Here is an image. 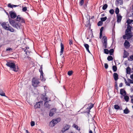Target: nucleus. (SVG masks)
<instances>
[{
  "mask_svg": "<svg viewBox=\"0 0 133 133\" xmlns=\"http://www.w3.org/2000/svg\"><path fill=\"white\" fill-rule=\"evenodd\" d=\"M107 19V17H102L101 18V21L102 22L106 20Z\"/></svg>",
  "mask_w": 133,
  "mask_h": 133,
  "instance_id": "obj_35",
  "label": "nucleus"
},
{
  "mask_svg": "<svg viewBox=\"0 0 133 133\" xmlns=\"http://www.w3.org/2000/svg\"><path fill=\"white\" fill-rule=\"evenodd\" d=\"M89 133H93V132L92 130H90L89 131Z\"/></svg>",
  "mask_w": 133,
  "mask_h": 133,
  "instance_id": "obj_56",
  "label": "nucleus"
},
{
  "mask_svg": "<svg viewBox=\"0 0 133 133\" xmlns=\"http://www.w3.org/2000/svg\"><path fill=\"white\" fill-rule=\"evenodd\" d=\"M9 114L11 115L12 116L13 115V114L12 113V112L11 111H10V112H9Z\"/></svg>",
  "mask_w": 133,
  "mask_h": 133,
  "instance_id": "obj_54",
  "label": "nucleus"
},
{
  "mask_svg": "<svg viewBox=\"0 0 133 133\" xmlns=\"http://www.w3.org/2000/svg\"><path fill=\"white\" fill-rule=\"evenodd\" d=\"M104 28L103 27H102L100 29V36L99 38H101L102 37V32Z\"/></svg>",
  "mask_w": 133,
  "mask_h": 133,
  "instance_id": "obj_21",
  "label": "nucleus"
},
{
  "mask_svg": "<svg viewBox=\"0 0 133 133\" xmlns=\"http://www.w3.org/2000/svg\"><path fill=\"white\" fill-rule=\"evenodd\" d=\"M84 2V0H80L79 2V4L81 6H82Z\"/></svg>",
  "mask_w": 133,
  "mask_h": 133,
  "instance_id": "obj_44",
  "label": "nucleus"
},
{
  "mask_svg": "<svg viewBox=\"0 0 133 133\" xmlns=\"http://www.w3.org/2000/svg\"><path fill=\"white\" fill-rule=\"evenodd\" d=\"M20 24H18V23H16V24L14 25V27L16 28L17 29H20Z\"/></svg>",
  "mask_w": 133,
  "mask_h": 133,
  "instance_id": "obj_20",
  "label": "nucleus"
},
{
  "mask_svg": "<svg viewBox=\"0 0 133 133\" xmlns=\"http://www.w3.org/2000/svg\"><path fill=\"white\" fill-rule=\"evenodd\" d=\"M9 67L10 70L15 72H17L19 70L18 66L15 65L13 61H10L9 62Z\"/></svg>",
  "mask_w": 133,
  "mask_h": 133,
  "instance_id": "obj_1",
  "label": "nucleus"
},
{
  "mask_svg": "<svg viewBox=\"0 0 133 133\" xmlns=\"http://www.w3.org/2000/svg\"><path fill=\"white\" fill-rule=\"evenodd\" d=\"M9 22L10 24L13 26H14V25L15 24H16V23L14 21L12 20L10 21Z\"/></svg>",
  "mask_w": 133,
  "mask_h": 133,
  "instance_id": "obj_30",
  "label": "nucleus"
},
{
  "mask_svg": "<svg viewBox=\"0 0 133 133\" xmlns=\"http://www.w3.org/2000/svg\"><path fill=\"white\" fill-rule=\"evenodd\" d=\"M131 102L133 104V99L131 98Z\"/></svg>",
  "mask_w": 133,
  "mask_h": 133,
  "instance_id": "obj_58",
  "label": "nucleus"
},
{
  "mask_svg": "<svg viewBox=\"0 0 133 133\" xmlns=\"http://www.w3.org/2000/svg\"><path fill=\"white\" fill-rule=\"evenodd\" d=\"M70 126L68 124H66L64 127L62 131L63 132H64L68 130L69 129Z\"/></svg>",
  "mask_w": 133,
  "mask_h": 133,
  "instance_id": "obj_7",
  "label": "nucleus"
},
{
  "mask_svg": "<svg viewBox=\"0 0 133 133\" xmlns=\"http://www.w3.org/2000/svg\"><path fill=\"white\" fill-rule=\"evenodd\" d=\"M131 117L133 119V115H132V116H131Z\"/></svg>",
  "mask_w": 133,
  "mask_h": 133,
  "instance_id": "obj_64",
  "label": "nucleus"
},
{
  "mask_svg": "<svg viewBox=\"0 0 133 133\" xmlns=\"http://www.w3.org/2000/svg\"><path fill=\"white\" fill-rule=\"evenodd\" d=\"M2 25L4 29H5L6 30H8V28L7 26V25L5 23L3 22L2 24Z\"/></svg>",
  "mask_w": 133,
  "mask_h": 133,
  "instance_id": "obj_15",
  "label": "nucleus"
},
{
  "mask_svg": "<svg viewBox=\"0 0 133 133\" xmlns=\"http://www.w3.org/2000/svg\"><path fill=\"white\" fill-rule=\"evenodd\" d=\"M117 22L118 23L120 22L122 19V17L120 15H117Z\"/></svg>",
  "mask_w": 133,
  "mask_h": 133,
  "instance_id": "obj_13",
  "label": "nucleus"
},
{
  "mask_svg": "<svg viewBox=\"0 0 133 133\" xmlns=\"http://www.w3.org/2000/svg\"><path fill=\"white\" fill-rule=\"evenodd\" d=\"M130 58L131 59V61L133 60V55H131L130 56Z\"/></svg>",
  "mask_w": 133,
  "mask_h": 133,
  "instance_id": "obj_52",
  "label": "nucleus"
},
{
  "mask_svg": "<svg viewBox=\"0 0 133 133\" xmlns=\"http://www.w3.org/2000/svg\"><path fill=\"white\" fill-rule=\"evenodd\" d=\"M73 73V71H69L68 72V74L69 76H70L72 75Z\"/></svg>",
  "mask_w": 133,
  "mask_h": 133,
  "instance_id": "obj_37",
  "label": "nucleus"
},
{
  "mask_svg": "<svg viewBox=\"0 0 133 133\" xmlns=\"http://www.w3.org/2000/svg\"><path fill=\"white\" fill-rule=\"evenodd\" d=\"M127 85L129 86H130V84H126Z\"/></svg>",
  "mask_w": 133,
  "mask_h": 133,
  "instance_id": "obj_61",
  "label": "nucleus"
},
{
  "mask_svg": "<svg viewBox=\"0 0 133 133\" xmlns=\"http://www.w3.org/2000/svg\"><path fill=\"white\" fill-rule=\"evenodd\" d=\"M131 71L130 68L129 67H128L126 69V73L127 74H130Z\"/></svg>",
  "mask_w": 133,
  "mask_h": 133,
  "instance_id": "obj_26",
  "label": "nucleus"
},
{
  "mask_svg": "<svg viewBox=\"0 0 133 133\" xmlns=\"http://www.w3.org/2000/svg\"><path fill=\"white\" fill-rule=\"evenodd\" d=\"M114 108L116 110H121L122 108L117 105H115L114 106Z\"/></svg>",
  "mask_w": 133,
  "mask_h": 133,
  "instance_id": "obj_23",
  "label": "nucleus"
},
{
  "mask_svg": "<svg viewBox=\"0 0 133 133\" xmlns=\"http://www.w3.org/2000/svg\"><path fill=\"white\" fill-rule=\"evenodd\" d=\"M45 102L46 101H47V100L48 99V98L47 97H45V96H43V97H42L41 98ZM50 100H49V101H50Z\"/></svg>",
  "mask_w": 133,
  "mask_h": 133,
  "instance_id": "obj_29",
  "label": "nucleus"
},
{
  "mask_svg": "<svg viewBox=\"0 0 133 133\" xmlns=\"http://www.w3.org/2000/svg\"><path fill=\"white\" fill-rule=\"evenodd\" d=\"M61 120V119L59 117L53 119L50 122L49 126L50 127H53L56 124L60 122Z\"/></svg>",
  "mask_w": 133,
  "mask_h": 133,
  "instance_id": "obj_2",
  "label": "nucleus"
},
{
  "mask_svg": "<svg viewBox=\"0 0 133 133\" xmlns=\"http://www.w3.org/2000/svg\"><path fill=\"white\" fill-rule=\"evenodd\" d=\"M26 133H30L29 132H28V131L27 130H26Z\"/></svg>",
  "mask_w": 133,
  "mask_h": 133,
  "instance_id": "obj_60",
  "label": "nucleus"
},
{
  "mask_svg": "<svg viewBox=\"0 0 133 133\" xmlns=\"http://www.w3.org/2000/svg\"><path fill=\"white\" fill-rule=\"evenodd\" d=\"M124 45L125 47L126 48H128L130 46L129 42L127 40H125L124 43Z\"/></svg>",
  "mask_w": 133,
  "mask_h": 133,
  "instance_id": "obj_10",
  "label": "nucleus"
},
{
  "mask_svg": "<svg viewBox=\"0 0 133 133\" xmlns=\"http://www.w3.org/2000/svg\"><path fill=\"white\" fill-rule=\"evenodd\" d=\"M108 7V5L107 4H106L104 5L103 6L102 9L103 10H105Z\"/></svg>",
  "mask_w": 133,
  "mask_h": 133,
  "instance_id": "obj_39",
  "label": "nucleus"
},
{
  "mask_svg": "<svg viewBox=\"0 0 133 133\" xmlns=\"http://www.w3.org/2000/svg\"><path fill=\"white\" fill-rule=\"evenodd\" d=\"M17 6H18L17 5L11 4H9V7L12 8L13 7H16Z\"/></svg>",
  "mask_w": 133,
  "mask_h": 133,
  "instance_id": "obj_31",
  "label": "nucleus"
},
{
  "mask_svg": "<svg viewBox=\"0 0 133 133\" xmlns=\"http://www.w3.org/2000/svg\"><path fill=\"white\" fill-rule=\"evenodd\" d=\"M17 21L21 22H24V21L23 18L22 17H21L19 15H18L17 16Z\"/></svg>",
  "mask_w": 133,
  "mask_h": 133,
  "instance_id": "obj_12",
  "label": "nucleus"
},
{
  "mask_svg": "<svg viewBox=\"0 0 133 133\" xmlns=\"http://www.w3.org/2000/svg\"><path fill=\"white\" fill-rule=\"evenodd\" d=\"M124 97V99H125V101L126 102H128L129 101V97L128 96H127L125 95L124 96H123Z\"/></svg>",
  "mask_w": 133,
  "mask_h": 133,
  "instance_id": "obj_25",
  "label": "nucleus"
},
{
  "mask_svg": "<svg viewBox=\"0 0 133 133\" xmlns=\"http://www.w3.org/2000/svg\"><path fill=\"white\" fill-rule=\"evenodd\" d=\"M107 59L109 61H111L113 60V58L112 56H109L107 58Z\"/></svg>",
  "mask_w": 133,
  "mask_h": 133,
  "instance_id": "obj_36",
  "label": "nucleus"
},
{
  "mask_svg": "<svg viewBox=\"0 0 133 133\" xmlns=\"http://www.w3.org/2000/svg\"><path fill=\"white\" fill-rule=\"evenodd\" d=\"M72 127L74 128H76L77 130H80V129L75 124H74Z\"/></svg>",
  "mask_w": 133,
  "mask_h": 133,
  "instance_id": "obj_28",
  "label": "nucleus"
},
{
  "mask_svg": "<svg viewBox=\"0 0 133 133\" xmlns=\"http://www.w3.org/2000/svg\"><path fill=\"white\" fill-rule=\"evenodd\" d=\"M103 39L104 41L103 42V46L104 48H107V39L106 37H103Z\"/></svg>",
  "mask_w": 133,
  "mask_h": 133,
  "instance_id": "obj_8",
  "label": "nucleus"
},
{
  "mask_svg": "<svg viewBox=\"0 0 133 133\" xmlns=\"http://www.w3.org/2000/svg\"><path fill=\"white\" fill-rule=\"evenodd\" d=\"M40 78L41 80L42 81H45V79L44 78L43 75H42L41 74L40 76Z\"/></svg>",
  "mask_w": 133,
  "mask_h": 133,
  "instance_id": "obj_40",
  "label": "nucleus"
},
{
  "mask_svg": "<svg viewBox=\"0 0 133 133\" xmlns=\"http://www.w3.org/2000/svg\"><path fill=\"white\" fill-rule=\"evenodd\" d=\"M85 47V48L87 51L89 53H90V51L89 50V45L87 44H84Z\"/></svg>",
  "mask_w": 133,
  "mask_h": 133,
  "instance_id": "obj_22",
  "label": "nucleus"
},
{
  "mask_svg": "<svg viewBox=\"0 0 133 133\" xmlns=\"http://www.w3.org/2000/svg\"><path fill=\"white\" fill-rule=\"evenodd\" d=\"M132 20H131L130 19H128L127 22V23L128 24V25H129V24L131 22Z\"/></svg>",
  "mask_w": 133,
  "mask_h": 133,
  "instance_id": "obj_46",
  "label": "nucleus"
},
{
  "mask_svg": "<svg viewBox=\"0 0 133 133\" xmlns=\"http://www.w3.org/2000/svg\"><path fill=\"white\" fill-rule=\"evenodd\" d=\"M114 11L113 9H111L109 10V12L111 14H113L114 13Z\"/></svg>",
  "mask_w": 133,
  "mask_h": 133,
  "instance_id": "obj_47",
  "label": "nucleus"
},
{
  "mask_svg": "<svg viewBox=\"0 0 133 133\" xmlns=\"http://www.w3.org/2000/svg\"><path fill=\"white\" fill-rule=\"evenodd\" d=\"M10 13V17L12 18H15L17 16L16 13L13 11H11Z\"/></svg>",
  "mask_w": 133,
  "mask_h": 133,
  "instance_id": "obj_9",
  "label": "nucleus"
},
{
  "mask_svg": "<svg viewBox=\"0 0 133 133\" xmlns=\"http://www.w3.org/2000/svg\"><path fill=\"white\" fill-rule=\"evenodd\" d=\"M27 8L26 7H23L22 8V10L23 11H25L27 10Z\"/></svg>",
  "mask_w": 133,
  "mask_h": 133,
  "instance_id": "obj_49",
  "label": "nucleus"
},
{
  "mask_svg": "<svg viewBox=\"0 0 133 133\" xmlns=\"http://www.w3.org/2000/svg\"><path fill=\"white\" fill-rule=\"evenodd\" d=\"M73 44V41L72 40H69V44L71 46V45Z\"/></svg>",
  "mask_w": 133,
  "mask_h": 133,
  "instance_id": "obj_50",
  "label": "nucleus"
},
{
  "mask_svg": "<svg viewBox=\"0 0 133 133\" xmlns=\"http://www.w3.org/2000/svg\"><path fill=\"white\" fill-rule=\"evenodd\" d=\"M114 52V50L113 49H110L109 51V52L110 54V55H112L113 54Z\"/></svg>",
  "mask_w": 133,
  "mask_h": 133,
  "instance_id": "obj_34",
  "label": "nucleus"
},
{
  "mask_svg": "<svg viewBox=\"0 0 133 133\" xmlns=\"http://www.w3.org/2000/svg\"><path fill=\"white\" fill-rule=\"evenodd\" d=\"M11 50H12V49H11L10 48V49L9 48V51H10Z\"/></svg>",
  "mask_w": 133,
  "mask_h": 133,
  "instance_id": "obj_63",
  "label": "nucleus"
},
{
  "mask_svg": "<svg viewBox=\"0 0 133 133\" xmlns=\"http://www.w3.org/2000/svg\"><path fill=\"white\" fill-rule=\"evenodd\" d=\"M112 69L114 72H115L117 71V67L115 65H114L112 66Z\"/></svg>",
  "mask_w": 133,
  "mask_h": 133,
  "instance_id": "obj_32",
  "label": "nucleus"
},
{
  "mask_svg": "<svg viewBox=\"0 0 133 133\" xmlns=\"http://www.w3.org/2000/svg\"><path fill=\"white\" fill-rule=\"evenodd\" d=\"M43 104V101H41L38 102H36L34 107L35 108H39Z\"/></svg>",
  "mask_w": 133,
  "mask_h": 133,
  "instance_id": "obj_6",
  "label": "nucleus"
},
{
  "mask_svg": "<svg viewBox=\"0 0 133 133\" xmlns=\"http://www.w3.org/2000/svg\"><path fill=\"white\" fill-rule=\"evenodd\" d=\"M119 12V10L118 8H117L115 10V12L116 14L117 15H119L118 14Z\"/></svg>",
  "mask_w": 133,
  "mask_h": 133,
  "instance_id": "obj_33",
  "label": "nucleus"
},
{
  "mask_svg": "<svg viewBox=\"0 0 133 133\" xmlns=\"http://www.w3.org/2000/svg\"><path fill=\"white\" fill-rule=\"evenodd\" d=\"M35 125V123L34 122L32 121L31 122V125L32 127L34 126Z\"/></svg>",
  "mask_w": 133,
  "mask_h": 133,
  "instance_id": "obj_48",
  "label": "nucleus"
},
{
  "mask_svg": "<svg viewBox=\"0 0 133 133\" xmlns=\"http://www.w3.org/2000/svg\"><path fill=\"white\" fill-rule=\"evenodd\" d=\"M129 55V54L125 50H124V55L123 56V57L124 58H126Z\"/></svg>",
  "mask_w": 133,
  "mask_h": 133,
  "instance_id": "obj_19",
  "label": "nucleus"
},
{
  "mask_svg": "<svg viewBox=\"0 0 133 133\" xmlns=\"http://www.w3.org/2000/svg\"><path fill=\"white\" fill-rule=\"evenodd\" d=\"M32 85L34 88H36L39 86V84H32Z\"/></svg>",
  "mask_w": 133,
  "mask_h": 133,
  "instance_id": "obj_43",
  "label": "nucleus"
},
{
  "mask_svg": "<svg viewBox=\"0 0 133 133\" xmlns=\"http://www.w3.org/2000/svg\"><path fill=\"white\" fill-rule=\"evenodd\" d=\"M104 52L105 53L108 54L109 53V51L107 49H104Z\"/></svg>",
  "mask_w": 133,
  "mask_h": 133,
  "instance_id": "obj_42",
  "label": "nucleus"
},
{
  "mask_svg": "<svg viewBox=\"0 0 133 133\" xmlns=\"http://www.w3.org/2000/svg\"><path fill=\"white\" fill-rule=\"evenodd\" d=\"M120 93L121 95L123 96L126 95V92L123 89H120Z\"/></svg>",
  "mask_w": 133,
  "mask_h": 133,
  "instance_id": "obj_14",
  "label": "nucleus"
},
{
  "mask_svg": "<svg viewBox=\"0 0 133 133\" xmlns=\"http://www.w3.org/2000/svg\"><path fill=\"white\" fill-rule=\"evenodd\" d=\"M88 107L86 109L87 111H84L83 112L85 113H87L88 115L90 114V109L93 107L94 104L91 103L88 105Z\"/></svg>",
  "mask_w": 133,
  "mask_h": 133,
  "instance_id": "obj_3",
  "label": "nucleus"
},
{
  "mask_svg": "<svg viewBox=\"0 0 133 133\" xmlns=\"http://www.w3.org/2000/svg\"><path fill=\"white\" fill-rule=\"evenodd\" d=\"M57 109L56 108H54L51 109L49 112V116L50 117L54 115L56 113Z\"/></svg>",
  "mask_w": 133,
  "mask_h": 133,
  "instance_id": "obj_5",
  "label": "nucleus"
},
{
  "mask_svg": "<svg viewBox=\"0 0 133 133\" xmlns=\"http://www.w3.org/2000/svg\"><path fill=\"white\" fill-rule=\"evenodd\" d=\"M113 77L115 81L117 80L118 79V75L116 73H115L114 74Z\"/></svg>",
  "mask_w": 133,
  "mask_h": 133,
  "instance_id": "obj_18",
  "label": "nucleus"
},
{
  "mask_svg": "<svg viewBox=\"0 0 133 133\" xmlns=\"http://www.w3.org/2000/svg\"><path fill=\"white\" fill-rule=\"evenodd\" d=\"M129 109L127 108H126L124 110V113L125 114H127L129 112Z\"/></svg>",
  "mask_w": 133,
  "mask_h": 133,
  "instance_id": "obj_27",
  "label": "nucleus"
},
{
  "mask_svg": "<svg viewBox=\"0 0 133 133\" xmlns=\"http://www.w3.org/2000/svg\"><path fill=\"white\" fill-rule=\"evenodd\" d=\"M32 83H38L39 82L38 81V79L35 78H33L32 81Z\"/></svg>",
  "mask_w": 133,
  "mask_h": 133,
  "instance_id": "obj_16",
  "label": "nucleus"
},
{
  "mask_svg": "<svg viewBox=\"0 0 133 133\" xmlns=\"http://www.w3.org/2000/svg\"><path fill=\"white\" fill-rule=\"evenodd\" d=\"M132 36L131 33L125 32V34L123 36V38L124 39H128L131 38Z\"/></svg>",
  "mask_w": 133,
  "mask_h": 133,
  "instance_id": "obj_4",
  "label": "nucleus"
},
{
  "mask_svg": "<svg viewBox=\"0 0 133 133\" xmlns=\"http://www.w3.org/2000/svg\"><path fill=\"white\" fill-rule=\"evenodd\" d=\"M108 65L107 63H105L104 64V67L106 69H107L108 68Z\"/></svg>",
  "mask_w": 133,
  "mask_h": 133,
  "instance_id": "obj_51",
  "label": "nucleus"
},
{
  "mask_svg": "<svg viewBox=\"0 0 133 133\" xmlns=\"http://www.w3.org/2000/svg\"><path fill=\"white\" fill-rule=\"evenodd\" d=\"M132 28V27L129 25H128L126 30L125 32H129L131 33V29Z\"/></svg>",
  "mask_w": 133,
  "mask_h": 133,
  "instance_id": "obj_11",
  "label": "nucleus"
},
{
  "mask_svg": "<svg viewBox=\"0 0 133 133\" xmlns=\"http://www.w3.org/2000/svg\"><path fill=\"white\" fill-rule=\"evenodd\" d=\"M104 16V14H103L102 15V16Z\"/></svg>",
  "mask_w": 133,
  "mask_h": 133,
  "instance_id": "obj_62",
  "label": "nucleus"
},
{
  "mask_svg": "<svg viewBox=\"0 0 133 133\" xmlns=\"http://www.w3.org/2000/svg\"><path fill=\"white\" fill-rule=\"evenodd\" d=\"M130 78L132 79H133V74L130 76Z\"/></svg>",
  "mask_w": 133,
  "mask_h": 133,
  "instance_id": "obj_55",
  "label": "nucleus"
},
{
  "mask_svg": "<svg viewBox=\"0 0 133 133\" xmlns=\"http://www.w3.org/2000/svg\"><path fill=\"white\" fill-rule=\"evenodd\" d=\"M123 84H120L119 87H122L123 85Z\"/></svg>",
  "mask_w": 133,
  "mask_h": 133,
  "instance_id": "obj_57",
  "label": "nucleus"
},
{
  "mask_svg": "<svg viewBox=\"0 0 133 133\" xmlns=\"http://www.w3.org/2000/svg\"><path fill=\"white\" fill-rule=\"evenodd\" d=\"M103 24V22L101 21H99L97 25L98 26H101Z\"/></svg>",
  "mask_w": 133,
  "mask_h": 133,
  "instance_id": "obj_41",
  "label": "nucleus"
},
{
  "mask_svg": "<svg viewBox=\"0 0 133 133\" xmlns=\"http://www.w3.org/2000/svg\"><path fill=\"white\" fill-rule=\"evenodd\" d=\"M6 65H7L8 66V62H7L6 64Z\"/></svg>",
  "mask_w": 133,
  "mask_h": 133,
  "instance_id": "obj_59",
  "label": "nucleus"
},
{
  "mask_svg": "<svg viewBox=\"0 0 133 133\" xmlns=\"http://www.w3.org/2000/svg\"><path fill=\"white\" fill-rule=\"evenodd\" d=\"M48 102L49 101H46L44 103V105L46 108H49L50 107V105L48 103Z\"/></svg>",
  "mask_w": 133,
  "mask_h": 133,
  "instance_id": "obj_24",
  "label": "nucleus"
},
{
  "mask_svg": "<svg viewBox=\"0 0 133 133\" xmlns=\"http://www.w3.org/2000/svg\"><path fill=\"white\" fill-rule=\"evenodd\" d=\"M117 2L120 5L123 4V2L122 0H117Z\"/></svg>",
  "mask_w": 133,
  "mask_h": 133,
  "instance_id": "obj_38",
  "label": "nucleus"
},
{
  "mask_svg": "<svg viewBox=\"0 0 133 133\" xmlns=\"http://www.w3.org/2000/svg\"><path fill=\"white\" fill-rule=\"evenodd\" d=\"M61 50L60 51V52H61L60 55H61L63 52L64 49V45L62 43H61Z\"/></svg>",
  "mask_w": 133,
  "mask_h": 133,
  "instance_id": "obj_17",
  "label": "nucleus"
},
{
  "mask_svg": "<svg viewBox=\"0 0 133 133\" xmlns=\"http://www.w3.org/2000/svg\"><path fill=\"white\" fill-rule=\"evenodd\" d=\"M115 87L116 88V89L117 90L118 88L117 84H115Z\"/></svg>",
  "mask_w": 133,
  "mask_h": 133,
  "instance_id": "obj_53",
  "label": "nucleus"
},
{
  "mask_svg": "<svg viewBox=\"0 0 133 133\" xmlns=\"http://www.w3.org/2000/svg\"><path fill=\"white\" fill-rule=\"evenodd\" d=\"M9 30L11 32H14V29L10 27H9Z\"/></svg>",
  "mask_w": 133,
  "mask_h": 133,
  "instance_id": "obj_45",
  "label": "nucleus"
}]
</instances>
